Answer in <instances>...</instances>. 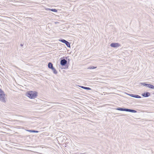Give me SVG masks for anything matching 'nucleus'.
Returning a JSON list of instances; mask_svg holds the SVG:
<instances>
[{
  "label": "nucleus",
  "mask_w": 154,
  "mask_h": 154,
  "mask_svg": "<svg viewBox=\"0 0 154 154\" xmlns=\"http://www.w3.org/2000/svg\"><path fill=\"white\" fill-rule=\"evenodd\" d=\"M79 86L82 88H83L84 89H86V90H91V89L89 88L88 87H85L83 86Z\"/></svg>",
  "instance_id": "obj_10"
},
{
  "label": "nucleus",
  "mask_w": 154,
  "mask_h": 154,
  "mask_svg": "<svg viewBox=\"0 0 154 154\" xmlns=\"http://www.w3.org/2000/svg\"><path fill=\"white\" fill-rule=\"evenodd\" d=\"M26 95L30 98L34 99L36 97L37 93L35 91H29L26 92Z\"/></svg>",
  "instance_id": "obj_1"
},
{
  "label": "nucleus",
  "mask_w": 154,
  "mask_h": 154,
  "mask_svg": "<svg viewBox=\"0 0 154 154\" xmlns=\"http://www.w3.org/2000/svg\"><path fill=\"white\" fill-rule=\"evenodd\" d=\"M65 44L69 48L70 47V45L69 43L67 41L66 42V43H65Z\"/></svg>",
  "instance_id": "obj_15"
},
{
  "label": "nucleus",
  "mask_w": 154,
  "mask_h": 154,
  "mask_svg": "<svg viewBox=\"0 0 154 154\" xmlns=\"http://www.w3.org/2000/svg\"><path fill=\"white\" fill-rule=\"evenodd\" d=\"M5 94L4 92L0 89V100L3 102H5Z\"/></svg>",
  "instance_id": "obj_2"
},
{
  "label": "nucleus",
  "mask_w": 154,
  "mask_h": 154,
  "mask_svg": "<svg viewBox=\"0 0 154 154\" xmlns=\"http://www.w3.org/2000/svg\"><path fill=\"white\" fill-rule=\"evenodd\" d=\"M111 47L113 48H117L121 46L118 43H112L110 44Z\"/></svg>",
  "instance_id": "obj_4"
},
{
  "label": "nucleus",
  "mask_w": 154,
  "mask_h": 154,
  "mask_svg": "<svg viewBox=\"0 0 154 154\" xmlns=\"http://www.w3.org/2000/svg\"><path fill=\"white\" fill-rule=\"evenodd\" d=\"M67 61L65 59H63L61 60L60 61V64L62 66H64L66 63Z\"/></svg>",
  "instance_id": "obj_5"
},
{
  "label": "nucleus",
  "mask_w": 154,
  "mask_h": 154,
  "mask_svg": "<svg viewBox=\"0 0 154 154\" xmlns=\"http://www.w3.org/2000/svg\"><path fill=\"white\" fill-rule=\"evenodd\" d=\"M148 87L152 89L154 88V86L150 84H149Z\"/></svg>",
  "instance_id": "obj_13"
},
{
  "label": "nucleus",
  "mask_w": 154,
  "mask_h": 154,
  "mask_svg": "<svg viewBox=\"0 0 154 154\" xmlns=\"http://www.w3.org/2000/svg\"><path fill=\"white\" fill-rule=\"evenodd\" d=\"M46 10H50L52 11H54V12H57V10L56 9H50V8H46Z\"/></svg>",
  "instance_id": "obj_8"
},
{
  "label": "nucleus",
  "mask_w": 154,
  "mask_h": 154,
  "mask_svg": "<svg viewBox=\"0 0 154 154\" xmlns=\"http://www.w3.org/2000/svg\"><path fill=\"white\" fill-rule=\"evenodd\" d=\"M55 24H57L59 23V22H55Z\"/></svg>",
  "instance_id": "obj_18"
},
{
  "label": "nucleus",
  "mask_w": 154,
  "mask_h": 154,
  "mask_svg": "<svg viewBox=\"0 0 154 154\" xmlns=\"http://www.w3.org/2000/svg\"><path fill=\"white\" fill-rule=\"evenodd\" d=\"M27 131H29L30 132H35V133H38V131L34 130H27Z\"/></svg>",
  "instance_id": "obj_11"
},
{
  "label": "nucleus",
  "mask_w": 154,
  "mask_h": 154,
  "mask_svg": "<svg viewBox=\"0 0 154 154\" xmlns=\"http://www.w3.org/2000/svg\"><path fill=\"white\" fill-rule=\"evenodd\" d=\"M130 95L133 97L136 98H140L141 97L140 96L137 95H134L133 94H130Z\"/></svg>",
  "instance_id": "obj_7"
},
{
  "label": "nucleus",
  "mask_w": 154,
  "mask_h": 154,
  "mask_svg": "<svg viewBox=\"0 0 154 154\" xmlns=\"http://www.w3.org/2000/svg\"><path fill=\"white\" fill-rule=\"evenodd\" d=\"M142 95L144 97H147L150 95V94L149 92H146L143 94Z\"/></svg>",
  "instance_id": "obj_6"
},
{
  "label": "nucleus",
  "mask_w": 154,
  "mask_h": 154,
  "mask_svg": "<svg viewBox=\"0 0 154 154\" xmlns=\"http://www.w3.org/2000/svg\"><path fill=\"white\" fill-rule=\"evenodd\" d=\"M86 154L85 153H82V154Z\"/></svg>",
  "instance_id": "obj_19"
},
{
  "label": "nucleus",
  "mask_w": 154,
  "mask_h": 154,
  "mask_svg": "<svg viewBox=\"0 0 154 154\" xmlns=\"http://www.w3.org/2000/svg\"><path fill=\"white\" fill-rule=\"evenodd\" d=\"M116 109L122 111H126L127 112H131L133 113H135L137 111L134 110L130 109H123L122 108H119Z\"/></svg>",
  "instance_id": "obj_3"
},
{
  "label": "nucleus",
  "mask_w": 154,
  "mask_h": 154,
  "mask_svg": "<svg viewBox=\"0 0 154 154\" xmlns=\"http://www.w3.org/2000/svg\"><path fill=\"white\" fill-rule=\"evenodd\" d=\"M51 69L52 70L54 73L55 74H57V71L56 70V69H55V68H54L53 67L52 68V69Z\"/></svg>",
  "instance_id": "obj_12"
},
{
  "label": "nucleus",
  "mask_w": 154,
  "mask_h": 154,
  "mask_svg": "<svg viewBox=\"0 0 154 154\" xmlns=\"http://www.w3.org/2000/svg\"><path fill=\"white\" fill-rule=\"evenodd\" d=\"M59 41L63 43H66V42H67L64 39H61V40H59Z\"/></svg>",
  "instance_id": "obj_14"
},
{
  "label": "nucleus",
  "mask_w": 154,
  "mask_h": 154,
  "mask_svg": "<svg viewBox=\"0 0 154 154\" xmlns=\"http://www.w3.org/2000/svg\"><path fill=\"white\" fill-rule=\"evenodd\" d=\"M48 67L49 68L52 69L53 68V64H52L51 63H49L48 65Z\"/></svg>",
  "instance_id": "obj_9"
},
{
  "label": "nucleus",
  "mask_w": 154,
  "mask_h": 154,
  "mask_svg": "<svg viewBox=\"0 0 154 154\" xmlns=\"http://www.w3.org/2000/svg\"><path fill=\"white\" fill-rule=\"evenodd\" d=\"M97 67L94 66H91L88 68V69H94L96 68Z\"/></svg>",
  "instance_id": "obj_17"
},
{
  "label": "nucleus",
  "mask_w": 154,
  "mask_h": 154,
  "mask_svg": "<svg viewBox=\"0 0 154 154\" xmlns=\"http://www.w3.org/2000/svg\"><path fill=\"white\" fill-rule=\"evenodd\" d=\"M144 86H146L148 87V84H147L146 83H141Z\"/></svg>",
  "instance_id": "obj_16"
}]
</instances>
